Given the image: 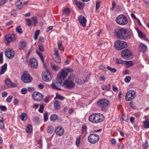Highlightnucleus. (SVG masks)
Segmentation results:
<instances>
[{
  "label": "nucleus",
  "mask_w": 149,
  "mask_h": 149,
  "mask_svg": "<svg viewBox=\"0 0 149 149\" xmlns=\"http://www.w3.org/2000/svg\"><path fill=\"white\" fill-rule=\"evenodd\" d=\"M105 119L104 115L101 113H95L89 116L88 120L93 124H98L102 123Z\"/></svg>",
  "instance_id": "obj_1"
},
{
  "label": "nucleus",
  "mask_w": 149,
  "mask_h": 149,
  "mask_svg": "<svg viewBox=\"0 0 149 149\" xmlns=\"http://www.w3.org/2000/svg\"><path fill=\"white\" fill-rule=\"evenodd\" d=\"M115 34L119 38L125 40L131 37V35L127 33L126 30L123 28L116 29Z\"/></svg>",
  "instance_id": "obj_2"
},
{
  "label": "nucleus",
  "mask_w": 149,
  "mask_h": 149,
  "mask_svg": "<svg viewBox=\"0 0 149 149\" xmlns=\"http://www.w3.org/2000/svg\"><path fill=\"white\" fill-rule=\"evenodd\" d=\"M74 75L71 74L68 77L67 79L64 81L63 86L67 89H71L75 86V84L74 82Z\"/></svg>",
  "instance_id": "obj_3"
},
{
  "label": "nucleus",
  "mask_w": 149,
  "mask_h": 149,
  "mask_svg": "<svg viewBox=\"0 0 149 149\" xmlns=\"http://www.w3.org/2000/svg\"><path fill=\"white\" fill-rule=\"evenodd\" d=\"M109 102L106 99H101L99 100L97 102L98 107L102 111H105L108 108Z\"/></svg>",
  "instance_id": "obj_4"
},
{
  "label": "nucleus",
  "mask_w": 149,
  "mask_h": 149,
  "mask_svg": "<svg viewBox=\"0 0 149 149\" xmlns=\"http://www.w3.org/2000/svg\"><path fill=\"white\" fill-rule=\"evenodd\" d=\"M114 46L117 50H120L127 47V45L125 42L118 40L115 42Z\"/></svg>",
  "instance_id": "obj_5"
},
{
  "label": "nucleus",
  "mask_w": 149,
  "mask_h": 149,
  "mask_svg": "<svg viewBox=\"0 0 149 149\" xmlns=\"http://www.w3.org/2000/svg\"><path fill=\"white\" fill-rule=\"evenodd\" d=\"M117 23L121 25H124L128 22L127 19L124 15H120L118 16L116 19Z\"/></svg>",
  "instance_id": "obj_6"
},
{
  "label": "nucleus",
  "mask_w": 149,
  "mask_h": 149,
  "mask_svg": "<svg viewBox=\"0 0 149 149\" xmlns=\"http://www.w3.org/2000/svg\"><path fill=\"white\" fill-rule=\"evenodd\" d=\"M73 71V70L72 69L65 68L61 70L58 75L60 78L64 79L67 77L69 72Z\"/></svg>",
  "instance_id": "obj_7"
},
{
  "label": "nucleus",
  "mask_w": 149,
  "mask_h": 149,
  "mask_svg": "<svg viewBox=\"0 0 149 149\" xmlns=\"http://www.w3.org/2000/svg\"><path fill=\"white\" fill-rule=\"evenodd\" d=\"M42 75V79L44 81L48 82L51 80V74L47 70L43 72Z\"/></svg>",
  "instance_id": "obj_8"
},
{
  "label": "nucleus",
  "mask_w": 149,
  "mask_h": 149,
  "mask_svg": "<svg viewBox=\"0 0 149 149\" xmlns=\"http://www.w3.org/2000/svg\"><path fill=\"white\" fill-rule=\"evenodd\" d=\"M99 136L95 134H91L88 138L89 141L91 143L94 144L97 143L99 139Z\"/></svg>",
  "instance_id": "obj_9"
},
{
  "label": "nucleus",
  "mask_w": 149,
  "mask_h": 149,
  "mask_svg": "<svg viewBox=\"0 0 149 149\" xmlns=\"http://www.w3.org/2000/svg\"><path fill=\"white\" fill-rule=\"evenodd\" d=\"M136 91L131 90L127 91L125 96V99L127 101H130L132 100L136 96Z\"/></svg>",
  "instance_id": "obj_10"
},
{
  "label": "nucleus",
  "mask_w": 149,
  "mask_h": 149,
  "mask_svg": "<svg viewBox=\"0 0 149 149\" xmlns=\"http://www.w3.org/2000/svg\"><path fill=\"white\" fill-rule=\"evenodd\" d=\"M21 80L26 83L30 82L32 80V77L26 72H24L21 76Z\"/></svg>",
  "instance_id": "obj_11"
},
{
  "label": "nucleus",
  "mask_w": 149,
  "mask_h": 149,
  "mask_svg": "<svg viewBox=\"0 0 149 149\" xmlns=\"http://www.w3.org/2000/svg\"><path fill=\"white\" fill-rule=\"evenodd\" d=\"M6 56L9 59L13 58L15 55V52L12 49L8 48L5 51Z\"/></svg>",
  "instance_id": "obj_12"
},
{
  "label": "nucleus",
  "mask_w": 149,
  "mask_h": 149,
  "mask_svg": "<svg viewBox=\"0 0 149 149\" xmlns=\"http://www.w3.org/2000/svg\"><path fill=\"white\" fill-rule=\"evenodd\" d=\"M121 54L122 57L125 59H127L132 56V52L127 49H125L123 50Z\"/></svg>",
  "instance_id": "obj_13"
},
{
  "label": "nucleus",
  "mask_w": 149,
  "mask_h": 149,
  "mask_svg": "<svg viewBox=\"0 0 149 149\" xmlns=\"http://www.w3.org/2000/svg\"><path fill=\"white\" fill-rule=\"evenodd\" d=\"M33 100L36 102H40L43 99V96L42 94L37 92H34L32 94Z\"/></svg>",
  "instance_id": "obj_14"
},
{
  "label": "nucleus",
  "mask_w": 149,
  "mask_h": 149,
  "mask_svg": "<svg viewBox=\"0 0 149 149\" xmlns=\"http://www.w3.org/2000/svg\"><path fill=\"white\" fill-rule=\"evenodd\" d=\"M16 38V35L15 34H9L6 36V40L9 43H10L14 41Z\"/></svg>",
  "instance_id": "obj_15"
},
{
  "label": "nucleus",
  "mask_w": 149,
  "mask_h": 149,
  "mask_svg": "<svg viewBox=\"0 0 149 149\" xmlns=\"http://www.w3.org/2000/svg\"><path fill=\"white\" fill-rule=\"evenodd\" d=\"M29 64L33 68H37L38 65L37 60L35 58H31L30 60Z\"/></svg>",
  "instance_id": "obj_16"
},
{
  "label": "nucleus",
  "mask_w": 149,
  "mask_h": 149,
  "mask_svg": "<svg viewBox=\"0 0 149 149\" xmlns=\"http://www.w3.org/2000/svg\"><path fill=\"white\" fill-rule=\"evenodd\" d=\"M86 19L84 16L81 15L78 18V21L81 25L84 27L86 26Z\"/></svg>",
  "instance_id": "obj_17"
},
{
  "label": "nucleus",
  "mask_w": 149,
  "mask_h": 149,
  "mask_svg": "<svg viewBox=\"0 0 149 149\" xmlns=\"http://www.w3.org/2000/svg\"><path fill=\"white\" fill-rule=\"evenodd\" d=\"M64 130L63 128L61 127H58L55 130L56 134L58 136H61L64 133Z\"/></svg>",
  "instance_id": "obj_18"
},
{
  "label": "nucleus",
  "mask_w": 149,
  "mask_h": 149,
  "mask_svg": "<svg viewBox=\"0 0 149 149\" xmlns=\"http://www.w3.org/2000/svg\"><path fill=\"white\" fill-rule=\"evenodd\" d=\"M5 83L7 86L9 87H16V85L14 83L12 82L9 79H6Z\"/></svg>",
  "instance_id": "obj_19"
},
{
  "label": "nucleus",
  "mask_w": 149,
  "mask_h": 149,
  "mask_svg": "<svg viewBox=\"0 0 149 149\" xmlns=\"http://www.w3.org/2000/svg\"><path fill=\"white\" fill-rule=\"evenodd\" d=\"M139 50L140 52L145 53L147 50V47L144 44H141L139 45Z\"/></svg>",
  "instance_id": "obj_20"
},
{
  "label": "nucleus",
  "mask_w": 149,
  "mask_h": 149,
  "mask_svg": "<svg viewBox=\"0 0 149 149\" xmlns=\"http://www.w3.org/2000/svg\"><path fill=\"white\" fill-rule=\"evenodd\" d=\"M81 131L82 135L85 137L87 134V127L86 126L83 125L82 126Z\"/></svg>",
  "instance_id": "obj_21"
},
{
  "label": "nucleus",
  "mask_w": 149,
  "mask_h": 149,
  "mask_svg": "<svg viewBox=\"0 0 149 149\" xmlns=\"http://www.w3.org/2000/svg\"><path fill=\"white\" fill-rule=\"evenodd\" d=\"M7 64L6 63L1 66L0 71V75L3 74L6 72L7 70Z\"/></svg>",
  "instance_id": "obj_22"
},
{
  "label": "nucleus",
  "mask_w": 149,
  "mask_h": 149,
  "mask_svg": "<svg viewBox=\"0 0 149 149\" xmlns=\"http://www.w3.org/2000/svg\"><path fill=\"white\" fill-rule=\"evenodd\" d=\"M15 5L17 8L19 10H21L23 8V6L22 4V2L20 0L17 1L15 3Z\"/></svg>",
  "instance_id": "obj_23"
},
{
  "label": "nucleus",
  "mask_w": 149,
  "mask_h": 149,
  "mask_svg": "<svg viewBox=\"0 0 149 149\" xmlns=\"http://www.w3.org/2000/svg\"><path fill=\"white\" fill-rule=\"evenodd\" d=\"M143 126L144 128L148 129L149 128V119H146L143 122Z\"/></svg>",
  "instance_id": "obj_24"
},
{
  "label": "nucleus",
  "mask_w": 149,
  "mask_h": 149,
  "mask_svg": "<svg viewBox=\"0 0 149 149\" xmlns=\"http://www.w3.org/2000/svg\"><path fill=\"white\" fill-rule=\"evenodd\" d=\"M63 79L62 78H60L59 76L58 75L57 77L56 80H54V82L56 84H58L59 85L61 84L62 83V80Z\"/></svg>",
  "instance_id": "obj_25"
},
{
  "label": "nucleus",
  "mask_w": 149,
  "mask_h": 149,
  "mask_svg": "<svg viewBox=\"0 0 149 149\" xmlns=\"http://www.w3.org/2000/svg\"><path fill=\"white\" fill-rule=\"evenodd\" d=\"M58 85L59 84H56L54 82V83H52V88L54 89L60 91L61 90V89L58 88V87L59 86Z\"/></svg>",
  "instance_id": "obj_26"
},
{
  "label": "nucleus",
  "mask_w": 149,
  "mask_h": 149,
  "mask_svg": "<svg viewBox=\"0 0 149 149\" xmlns=\"http://www.w3.org/2000/svg\"><path fill=\"white\" fill-rule=\"evenodd\" d=\"M27 115L25 113H22L20 116V118L22 121H25L27 119Z\"/></svg>",
  "instance_id": "obj_27"
},
{
  "label": "nucleus",
  "mask_w": 149,
  "mask_h": 149,
  "mask_svg": "<svg viewBox=\"0 0 149 149\" xmlns=\"http://www.w3.org/2000/svg\"><path fill=\"white\" fill-rule=\"evenodd\" d=\"M54 107L56 110H58L60 109L61 106L58 102L56 101L54 103Z\"/></svg>",
  "instance_id": "obj_28"
},
{
  "label": "nucleus",
  "mask_w": 149,
  "mask_h": 149,
  "mask_svg": "<svg viewBox=\"0 0 149 149\" xmlns=\"http://www.w3.org/2000/svg\"><path fill=\"white\" fill-rule=\"evenodd\" d=\"M51 68L54 71H57L60 69V68L59 66L54 65L51 64Z\"/></svg>",
  "instance_id": "obj_29"
},
{
  "label": "nucleus",
  "mask_w": 149,
  "mask_h": 149,
  "mask_svg": "<svg viewBox=\"0 0 149 149\" xmlns=\"http://www.w3.org/2000/svg\"><path fill=\"white\" fill-rule=\"evenodd\" d=\"M111 84H109L107 85H104L102 86V88L103 90H107L110 89Z\"/></svg>",
  "instance_id": "obj_30"
},
{
  "label": "nucleus",
  "mask_w": 149,
  "mask_h": 149,
  "mask_svg": "<svg viewBox=\"0 0 149 149\" xmlns=\"http://www.w3.org/2000/svg\"><path fill=\"white\" fill-rule=\"evenodd\" d=\"M33 127L32 125H28L26 127V132L28 133H31L32 131Z\"/></svg>",
  "instance_id": "obj_31"
},
{
  "label": "nucleus",
  "mask_w": 149,
  "mask_h": 149,
  "mask_svg": "<svg viewBox=\"0 0 149 149\" xmlns=\"http://www.w3.org/2000/svg\"><path fill=\"white\" fill-rule=\"evenodd\" d=\"M3 118L0 117V129H2L4 128V124L3 122Z\"/></svg>",
  "instance_id": "obj_32"
},
{
  "label": "nucleus",
  "mask_w": 149,
  "mask_h": 149,
  "mask_svg": "<svg viewBox=\"0 0 149 149\" xmlns=\"http://www.w3.org/2000/svg\"><path fill=\"white\" fill-rule=\"evenodd\" d=\"M58 118V116L56 114H53L51 115L50 117V120L51 121L54 122Z\"/></svg>",
  "instance_id": "obj_33"
},
{
  "label": "nucleus",
  "mask_w": 149,
  "mask_h": 149,
  "mask_svg": "<svg viewBox=\"0 0 149 149\" xmlns=\"http://www.w3.org/2000/svg\"><path fill=\"white\" fill-rule=\"evenodd\" d=\"M76 4L79 9H81L83 8L84 5L81 2H77L76 3Z\"/></svg>",
  "instance_id": "obj_34"
},
{
  "label": "nucleus",
  "mask_w": 149,
  "mask_h": 149,
  "mask_svg": "<svg viewBox=\"0 0 149 149\" xmlns=\"http://www.w3.org/2000/svg\"><path fill=\"white\" fill-rule=\"evenodd\" d=\"M31 19L32 20L33 23V26H36L38 22L37 18L36 17H32Z\"/></svg>",
  "instance_id": "obj_35"
},
{
  "label": "nucleus",
  "mask_w": 149,
  "mask_h": 149,
  "mask_svg": "<svg viewBox=\"0 0 149 149\" xmlns=\"http://www.w3.org/2000/svg\"><path fill=\"white\" fill-rule=\"evenodd\" d=\"M101 2L100 1H96L95 11L97 12L100 6Z\"/></svg>",
  "instance_id": "obj_36"
},
{
  "label": "nucleus",
  "mask_w": 149,
  "mask_h": 149,
  "mask_svg": "<svg viewBox=\"0 0 149 149\" xmlns=\"http://www.w3.org/2000/svg\"><path fill=\"white\" fill-rule=\"evenodd\" d=\"M54 128L53 126L51 125L48 126L47 130V132L51 134Z\"/></svg>",
  "instance_id": "obj_37"
},
{
  "label": "nucleus",
  "mask_w": 149,
  "mask_h": 149,
  "mask_svg": "<svg viewBox=\"0 0 149 149\" xmlns=\"http://www.w3.org/2000/svg\"><path fill=\"white\" fill-rule=\"evenodd\" d=\"M142 147H143L144 149H147L149 147V146L148 145V142L146 140L145 141V142H143L142 143Z\"/></svg>",
  "instance_id": "obj_38"
},
{
  "label": "nucleus",
  "mask_w": 149,
  "mask_h": 149,
  "mask_svg": "<svg viewBox=\"0 0 149 149\" xmlns=\"http://www.w3.org/2000/svg\"><path fill=\"white\" fill-rule=\"evenodd\" d=\"M36 54L39 56L40 57V58L42 62L43 63L44 62V59L43 58V55L39 51H36Z\"/></svg>",
  "instance_id": "obj_39"
},
{
  "label": "nucleus",
  "mask_w": 149,
  "mask_h": 149,
  "mask_svg": "<svg viewBox=\"0 0 149 149\" xmlns=\"http://www.w3.org/2000/svg\"><path fill=\"white\" fill-rule=\"evenodd\" d=\"M137 32L138 33L139 37L141 38H143L146 37V35L144 34L142 32L138 30Z\"/></svg>",
  "instance_id": "obj_40"
},
{
  "label": "nucleus",
  "mask_w": 149,
  "mask_h": 149,
  "mask_svg": "<svg viewBox=\"0 0 149 149\" xmlns=\"http://www.w3.org/2000/svg\"><path fill=\"white\" fill-rule=\"evenodd\" d=\"M26 43L24 42H21L19 46V48L21 49H23L26 46Z\"/></svg>",
  "instance_id": "obj_41"
},
{
  "label": "nucleus",
  "mask_w": 149,
  "mask_h": 149,
  "mask_svg": "<svg viewBox=\"0 0 149 149\" xmlns=\"http://www.w3.org/2000/svg\"><path fill=\"white\" fill-rule=\"evenodd\" d=\"M40 33V31L38 30H36L35 31L34 36V39L35 40H37Z\"/></svg>",
  "instance_id": "obj_42"
},
{
  "label": "nucleus",
  "mask_w": 149,
  "mask_h": 149,
  "mask_svg": "<svg viewBox=\"0 0 149 149\" xmlns=\"http://www.w3.org/2000/svg\"><path fill=\"white\" fill-rule=\"evenodd\" d=\"M54 60L57 63H60L61 61V58L60 56H55Z\"/></svg>",
  "instance_id": "obj_43"
},
{
  "label": "nucleus",
  "mask_w": 149,
  "mask_h": 149,
  "mask_svg": "<svg viewBox=\"0 0 149 149\" xmlns=\"http://www.w3.org/2000/svg\"><path fill=\"white\" fill-rule=\"evenodd\" d=\"M16 31L20 34H21L22 33V31L20 26H18L16 27Z\"/></svg>",
  "instance_id": "obj_44"
},
{
  "label": "nucleus",
  "mask_w": 149,
  "mask_h": 149,
  "mask_svg": "<svg viewBox=\"0 0 149 149\" xmlns=\"http://www.w3.org/2000/svg\"><path fill=\"white\" fill-rule=\"evenodd\" d=\"M54 99H59L60 100H63L65 99V98L63 96H61L59 94H56V97H55Z\"/></svg>",
  "instance_id": "obj_45"
},
{
  "label": "nucleus",
  "mask_w": 149,
  "mask_h": 149,
  "mask_svg": "<svg viewBox=\"0 0 149 149\" xmlns=\"http://www.w3.org/2000/svg\"><path fill=\"white\" fill-rule=\"evenodd\" d=\"M124 64L127 65L128 67L132 66L133 65V62L132 61H125Z\"/></svg>",
  "instance_id": "obj_46"
},
{
  "label": "nucleus",
  "mask_w": 149,
  "mask_h": 149,
  "mask_svg": "<svg viewBox=\"0 0 149 149\" xmlns=\"http://www.w3.org/2000/svg\"><path fill=\"white\" fill-rule=\"evenodd\" d=\"M107 69L112 72H116V69L114 68H112L109 66L107 67Z\"/></svg>",
  "instance_id": "obj_47"
},
{
  "label": "nucleus",
  "mask_w": 149,
  "mask_h": 149,
  "mask_svg": "<svg viewBox=\"0 0 149 149\" xmlns=\"http://www.w3.org/2000/svg\"><path fill=\"white\" fill-rule=\"evenodd\" d=\"M44 108V106L43 105H40V107L38 110V111L41 113H43V112Z\"/></svg>",
  "instance_id": "obj_48"
},
{
  "label": "nucleus",
  "mask_w": 149,
  "mask_h": 149,
  "mask_svg": "<svg viewBox=\"0 0 149 149\" xmlns=\"http://www.w3.org/2000/svg\"><path fill=\"white\" fill-rule=\"evenodd\" d=\"M81 140V137H79L76 139V145L77 147H79V146L80 145Z\"/></svg>",
  "instance_id": "obj_49"
},
{
  "label": "nucleus",
  "mask_w": 149,
  "mask_h": 149,
  "mask_svg": "<svg viewBox=\"0 0 149 149\" xmlns=\"http://www.w3.org/2000/svg\"><path fill=\"white\" fill-rule=\"evenodd\" d=\"M38 49L40 51L42 52H43L45 50V48L44 47L42 44H40L39 45Z\"/></svg>",
  "instance_id": "obj_50"
},
{
  "label": "nucleus",
  "mask_w": 149,
  "mask_h": 149,
  "mask_svg": "<svg viewBox=\"0 0 149 149\" xmlns=\"http://www.w3.org/2000/svg\"><path fill=\"white\" fill-rule=\"evenodd\" d=\"M26 24L27 25L30 26L31 25V20L29 19H25Z\"/></svg>",
  "instance_id": "obj_51"
},
{
  "label": "nucleus",
  "mask_w": 149,
  "mask_h": 149,
  "mask_svg": "<svg viewBox=\"0 0 149 149\" xmlns=\"http://www.w3.org/2000/svg\"><path fill=\"white\" fill-rule=\"evenodd\" d=\"M48 113L47 112L45 113L44 114V121L46 122L48 119Z\"/></svg>",
  "instance_id": "obj_52"
},
{
  "label": "nucleus",
  "mask_w": 149,
  "mask_h": 149,
  "mask_svg": "<svg viewBox=\"0 0 149 149\" xmlns=\"http://www.w3.org/2000/svg\"><path fill=\"white\" fill-rule=\"evenodd\" d=\"M70 13V11L69 9L68 8H65L63 11V13L67 15H68Z\"/></svg>",
  "instance_id": "obj_53"
},
{
  "label": "nucleus",
  "mask_w": 149,
  "mask_h": 149,
  "mask_svg": "<svg viewBox=\"0 0 149 149\" xmlns=\"http://www.w3.org/2000/svg\"><path fill=\"white\" fill-rule=\"evenodd\" d=\"M3 52H1L0 53V64L2 63L3 62Z\"/></svg>",
  "instance_id": "obj_54"
},
{
  "label": "nucleus",
  "mask_w": 149,
  "mask_h": 149,
  "mask_svg": "<svg viewBox=\"0 0 149 149\" xmlns=\"http://www.w3.org/2000/svg\"><path fill=\"white\" fill-rule=\"evenodd\" d=\"M116 62L118 64H124L125 63V61H124L122 60L120 58L117 59Z\"/></svg>",
  "instance_id": "obj_55"
},
{
  "label": "nucleus",
  "mask_w": 149,
  "mask_h": 149,
  "mask_svg": "<svg viewBox=\"0 0 149 149\" xmlns=\"http://www.w3.org/2000/svg\"><path fill=\"white\" fill-rule=\"evenodd\" d=\"M116 6V3L114 1H112V7L110 8V10L113 11L114 10V8Z\"/></svg>",
  "instance_id": "obj_56"
},
{
  "label": "nucleus",
  "mask_w": 149,
  "mask_h": 149,
  "mask_svg": "<svg viewBox=\"0 0 149 149\" xmlns=\"http://www.w3.org/2000/svg\"><path fill=\"white\" fill-rule=\"evenodd\" d=\"M11 15L14 17H16L17 15V12L15 9L12 10Z\"/></svg>",
  "instance_id": "obj_57"
},
{
  "label": "nucleus",
  "mask_w": 149,
  "mask_h": 149,
  "mask_svg": "<svg viewBox=\"0 0 149 149\" xmlns=\"http://www.w3.org/2000/svg\"><path fill=\"white\" fill-rule=\"evenodd\" d=\"M13 97L12 96H9L6 98V101L8 103H10L12 101Z\"/></svg>",
  "instance_id": "obj_58"
},
{
  "label": "nucleus",
  "mask_w": 149,
  "mask_h": 149,
  "mask_svg": "<svg viewBox=\"0 0 149 149\" xmlns=\"http://www.w3.org/2000/svg\"><path fill=\"white\" fill-rule=\"evenodd\" d=\"M131 79V77L129 76H127L125 79V81L126 83H129L130 82Z\"/></svg>",
  "instance_id": "obj_59"
},
{
  "label": "nucleus",
  "mask_w": 149,
  "mask_h": 149,
  "mask_svg": "<svg viewBox=\"0 0 149 149\" xmlns=\"http://www.w3.org/2000/svg\"><path fill=\"white\" fill-rule=\"evenodd\" d=\"M75 81L78 84H81L83 83V82L81 79H79L78 78H76Z\"/></svg>",
  "instance_id": "obj_60"
},
{
  "label": "nucleus",
  "mask_w": 149,
  "mask_h": 149,
  "mask_svg": "<svg viewBox=\"0 0 149 149\" xmlns=\"http://www.w3.org/2000/svg\"><path fill=\"white\" fill-rule=\"evenodd\" d=\"M8 1V0H3L1 1L0 2V6H2L4 5L5 3Z\"/></svg>",
  "instance_id": "obj_61"
},
{
  "label": "nucleus",
  "mask_w": 149,
  "mask_h": 149,
  "mask_svg": "<svg viewBox=\"0 0 149 149\" xmlns=\"http://www.w3.org/2000/svg\"><path fill=\"white\" fill-rule=\"evenodd\" d=\"M57 43L58 49L61 50V48L62 47V45L61 42L60 41H58Z\"/></svg>",
  "instance_id": "obj_62"
},
{
  "label": "nucleus",
  "mask_w": 149,
  "mask_h": 149,
  "mask_svg": "<svg viewBox=\"0 0 149 149\" xmlns=\"http://www.w3.org/2000/svg\"><path fill=\"white\" fill-rule=\"evenodd\" d=\"M27 92V89L25 88H23L21 90V92L22 94H26Z\"/></svg>",
  "instance_id": "obj_63"
},
{
  "label": "nucleus",
  "mask_w": 149,
  "mask_h": 149,
  "mask_svg": "<svg viewBox=\"0 0 149 149\" xmlns=\"http://www.w3.org/2000/svg\"><path fill=\"white\" fill-rule=\"evenodd\" d=\"M54 55L56 56H59L58 54V50L56 49H55L54 50Z\"/></svg>",
  "instance_id": "obj_64"
}]
</instances>
